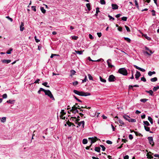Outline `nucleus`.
<instances>
[{
    "label": "nucleus",
    "mask_w": 159,
    "mask_h": 159,
    "mask_svg": "<svg viewBox=\"0 0 159 159\" xmlns=\"http://www.w3.org/2000/svg\"><path fill=\"white\" fill-rule=\"evenodd\" d=\"M87 80V76H86L85 77V78L83 80H82V82L83 83H84V82H86V80Z\"/></svg>",
    "instance_id": "338daca9"
},
{
    "label": "nucleus",
    "mask_w": 159,
    "mask_h": 159,
    "mask_svg": "<svg viewBox=\"0 0 159 159\" xmlns=\"http://www.w3.org/2000/svg\"><path fill=\"white\" fill-rule=\"evenodd\" d=\"M148 100V99L146 98L141 99H140V101L143 102L145 103Z\"/></svg>",
    "instance_id": "e433bc0d"
},
{
    "label": "nucleus",
    "mask_w": 159,
    "mask_h": 159,
    "mask_svg": "<svg viewBox=\"0 0 159 159\" xmlns=\"http://www.w3.org/2000/svg\"><path fill=\"white\" fill-rule=\"evenodd\" d=\"M73 92L76 94H77V95H79V92L80 91H78L77 90H73Z\"/></svg>",
    "instance_id": "603ef678"
},
{
    "label": "nucleus",
    "mask_w": 159,
    "mask_h": 159,
    "mask_svg": "<svg viewBox=\"0 0 159 159\" xmlns=\"http://www.w3.org/2000/svg\"><path fill=\"white\" fill-rule=\"evenodd\" d=\"M159 89V85L157 86H155L153 89V91L154 92L156 91L157 89Z\"/></svg>",
    "instance_id": "bb28decb"
},
{
    "label": "nucleus",
    "mask_w": 159,
    "mask_h": 159,
    "mask_svg": "<svg viewBox=\"0 0 159 159\" xmlns=\"http://www.w3.org/2000/svg\"><path fill=\"white\" fill-rule=\"evenodd\" d=\"M39 89H40V91H43L44 93H45V92H46V90L44 89H43L42 88H40Z\"/></svg>",
    "instance_id": "0e129e2a"
},
{
    "label": "nucleus",
    "mask_w": 159,
    "mask_h": 159,
    "mask_svg": "<svg viewBox=\"0 0 159 159\" xmlns=\"http://www.w3.org/2000/svg\"><path fill=\"white\" fill-rule=\"evenodd\" d=\"M141 80L144 82H145L146 81V79L144 77H142Z\"/></svg>",
    "instance_id": "680f3d73"
},
{
    "label": "nucleus",
    "mask_w": 159,
    "mask_h": 159,
    "mask_svg": "<svg viewBox=\"0 0 159 159\" xmlns=\"http://www.w3.org/2000/svg\"><path fill=\"white\" fill-rule=\"evenodd\" d=\"M67 124L69 126H70L72 125H73V126H75V125L73 124V123L70 122L69 121L67 122Z\"/></svg>",
    "instance_id": "58836bf2"
},
{
    "label": "nucleus",
    "mask_w": 159,
    "mask_h": 159,
    "mask_svg": "<svg viewBox=\"0 0 159 159\" xmlns=\"http://www.w3.org/2000/svg\"><path fill=\"white\" fill-rule=\"evenodd\" d=\"M144 128L145 130L146 131L149 132L150 133H152L153 132L151 131H150V128L148 127H147L145 126H144Z\"/></svg>",
    "instance_id": "a211bd4d"
},
{
    "label": "nucleus",
    "mask_w": 159,
    "mask_h": 159,
    "mask_svg": "<svg viewBox=\"0 0 159 159\" xmlns=\"http://www.w3.org/2000/svg\"><path fill=\"white\" fill-rule=\"evenodd\" d=\"M100 148L99 147H96L95 148V149H94V150L95 151H96L98 152H100Z\"/></svg>",
    "instance_id": "a878e982"
},
{
    "label": "nucleus",
    "mask_w": 159,
    "mask_h": 159,
    "mask_svg": "<svg viewBox=\"0 0 159 159\" xmlns=\"http://www.w3.org/2000/svg\"><path fill=\"white\" fill-rule=\"evenodd\" d=\"M24 26V23L22 22H21V24L20 26V31H22L25 29Z\"/></svg>",
    "instance_id": "dca6fc26"
},
{
    "label": "nucleus",
    "mask_w": 159,
    "mask_h": 159,
    "mask_svg": "<svg viewBox=\"0 0 159 159\" xmlns=\"http://www.w3.org/2000/svg\"><path fill=\"white\" fill-rule=\"evenodd\" d=\"M40 10L43 13H45L46 12V10L43 7H40Z\"/></svg>",
    "instance_id": "2f4dec72"
},
{
    "label": "nucleus",
    "mask_w": 159,
    "mask_h": 159,
    "mask_svg": "<svg viewBox=\"0 0 159 159\" xmlns=\"http://www.w3.org/2000/svg\"><path fill=\"white\" fill-rule=\"evenodd\" d=\"M75 52L77 53L78 54L80 55L82 54L83 53V51H75Z\"/></svg>",
    "instance_id": "7c9ffc66"
},
{
    "label": "nucleus",
    "mask_w": 159,
    "mask_h": 159,
    "mask_svg": "<svg viewBox=\"0 0 159 159\" xmlns=\"http://www.w3.org/2000/svg\"><path fill=\"white\" fill-rule=\"evenodd\" d=\"M99 78L101 82H103V83H105L106 82V80L103 79L102 77H101V76H100Z\"/></svg>",
    "instance_id": "4c0bfd02"
},
{
    "label": "nucleus",
    "mask_w": 159,
    "mask_h": 159,
    "mask_svg": "<svg viewBox=\"0 0 159 159\" xmlns=\"http://www.w3.org/2000/svg\"><path fill=\"white\" fill-rule=\"evenodd\" d=\"M134 66L135 67L136 69L142 71V72H144L145 71V70L144 69L136 65H134Z\"/></svg>",
    "instance_id": "9b49d317"
},
{
    "label": "nucleus",
    "mask_w": 159,
    "mask_h": 159,
    "mask_svg": "<svg viewBox=\"0 0 159 159\" xmlns=\"http://www.w3.org/2000/svg\"><path fill=\"white\" fill-rule=\"evenodd\" d=\"M123 118L126 120L127 121H129V118H130V117L126 115H125L123 116Z\"/></svg>",
    "instance_id": "aec40b11"
},
{
    "label": "nucleus",
    "mask_w": 159,
    "mask_h": 159,
    "mask_svg": "<svg viewBox=\"0 0 159 159\" xmlns=\"http://www.w3.org/2000/svg\"><path fill=\"white\" fill-rule=\"evenodd\" d=\"M142 36H144L146 39L149 41L151 40V38L148 37L147 34H142Z\"/></svg>",
    "instance_id": "6ab92c4d"
},
{
    "label": "nucleus",
    "mask_w": 159,
    "mask_h": 159,
    "mask_svg": "<svg viewBox=\"0 0 159 159\" xmlns=\"http://www.w3.org/2000/svg\"><path fill=\"white\" fill-rule=\"evenodd\" d=\"M75 73H76V71L75 70H70L71 74L70 75V76L72 77L73 75H75Z\"/></svg>",
    "instance_id": "b1692460"
},
{
    "label": "nucleus",
    "mask_w": 159,
    "mask_h": 159,
    "mask_svg": "<svg viewBox=\"0 0 159 159\" xmlns=\"http://www.w3.org/2000/svg\"><path fill=\"white\" fill-rule=\"evenodd\" d=\"M6 121V117H3L2 118V119L1 120V121L3 123L5 122Z\"/></svg>",
    "instance_id": "79ce46f5"
},
{
    "label": "nucleus",
    "mask_w": 159,
    "mask_h": 159,
    "mask_svg": "<svg viewBox=\"0 0 159 159\" xmlns=\"http://www.w3.org/2000/svg\"><path fill=\"white\" fill-rule=\"evenodd\" d=\"M127 17L125 16H123L121 18V20H122L124 21H126L127 19Z\"/></svg>",
    "instance_id": "37998d69"
},
{
    "label": "nucleus",
    "mask_w": 159,
    "mask_h": 159,
    "mask_svg": "<svg viewBox=\"0 0 159 159\" xmlns=\"http://www.w3.org/2000/svg\"><path fill=\"white\" fill-rule=\"evenodd\" d=\"M86 6L89 11L91 10L90 5L89 3H87L86 4Z\"/></svg>",
    "instance_id": "72a5a7b5"
},
{
    "label": "nucleus",
    "mask_w": 159,
    "mask_h": 159,
    "mask_svg": "<svg viewBox=\"0 0 159 159\" xmlns=\"http://www.w3.org/2000/svg\"><path fill=\"white\" fill-rule=\"evenodd\" d=\"M88 77H89V80H93V77H92V76L90 74H88Z\"/></svg>",
    "instance_id": "49530a36"
},
{
    "label": "nucleus",
    "mask_w": 159,
    "mask_h": 159,
    "mask_svg": "<svg viewBox=\"0 0 159 159\" xmlns=\"http://www.w3.org/2000/svg\"><path fill=\"white\" fill-rule=\"evenodd\" d=\"M78 84V82L77 81H75L74 82H73L72 83V84L73 85L75 86L77 85Z\"/></svg>",
    "instance_id": "3c124183"
},
{
    "label": "nucleus",
    "mask_w": 159,
    "mask_h": 159,
    "mask_svg": "<svg viewBox=\"0 0 159 159\" xmlns=\"http://www.w3.org/2000/svg\"><path fill=\"white\" fill-rule=\"evenodd\" d=\"M45 93L46 95H48L50 98L52 99V100H54V98L52 94L49 90H46V91L45 92Z\"/></svg>",
    "instance_id": "f03ea898"
},
{
    "label": "nucleus",
    "mask_w": 159,
    "mask_h": 159,
    "mask_svg": "<svg viewBox=\"0 0 159 159\" xmlns=\"http://www.w3.org/2000/svg\"><path fill=\"white\" fill-rule=\"evenodd\" d=\"M129 156L128 155H126L124 157V159H129Z\"/></svg>",
    "instance_id": "774afa93"
},
{
    "label": "nucleus",
    "mask_w": 159,
    "mask_h": 159,
    "mask_svg": "<svg viewBox=\"0 0 159 159\" xmlns=\"http://www.w3.org/2000/svg\"><path fill=\"white\" fill-rule=\"evenodd\" d=\"M148 120L152 124L153 123V120L152 118L150 116H148Z\"/></svg>",
    "instance_id": "c756f323"
},
{
    "label": "nucleus",
    "mask_w": 159,
    "mask_h": 159,
    "mask_svg": "<svg viewBox=\"0 0 159 159\" xmlns=\"http://www.w3.org/2000/svg\"><path fill=\"white\" fill-rule=\"evenodd\" d=\"M74 98L77 101H78V102H82V101L80 100V99H79L78 98H77L75 96H74Z\"/></svg>",
    "instance_id": "bf43d9fd"
},
{
    "label": "nucleus",
    "mask_w": 159,
    "mask_h": 159,
    "mask_svg": "<svg viewBox=\"0 0 159 159\" xmlns=\"http://www.w3.org/2000/svg\"><path fill=\"white\" fill-rule=\"evenodd\" d=\"M125 29H126V30L128 32H129L130 31V29L128 26H127L126 25H125Z\"/></svg>",
    "instance_id": "a18cd8bd"
},
{
    "label": "nucleus",
    "mask_w": 159,
    "mask_h": 159,
    "mask_svg": "<svg viewBox=\"0 0 159 159\" xmlns=\"http://www.w3.org/2000/svg\"><path fill=\"white\" fill-rule=\"evenodd\" d=\"M157 80V77H155L153 78H151L150 80L152 82H155Z\"/></svg>",
    "instance_id": "c85d7f7f"
},
{
    "label": "nucleus",
    "mask_w": 159,
    "mask_h": 159,
    "mask_svg": "<svg viewBox=\"0 0 159 159\" xmlns=\"http://www.w3.org/2000/svg\"><path fill=\"white\" fill-rule=\"evenodd\" d=\"M124 38L125 40H126V41H127V42H128L129 43L130 42L131 40L129 38H127V37H124Z\"/></svg>",
    "instance_id": "a19ab883"
},
{
    "label": "nucleus",
    "mask_w": 159,
    "mask_h": 159,
    "mask_svg": "<svg viewBox=\"0 0 159 159\" xmlns=\"http://www.w3.org/2000/svg\"><path fill=\"white\" fill-rule=\"evenodd\" d=\"M156 72L155 71H149L148 72V74L149 76H151L152 75L155 74Z\"/></svg>",
    "instance_id": "5701e85b"
},
{
    "label": "nucleus",
    "mask_w": 159,
    "mask_h": 159,
    "mask_svg": "<svg viewBox=\"0 0 159 159\" xmlns=\"http://www.w3.org/2000/svg\"><path fill=\"white\" fill-rule=\"evenodd\" d=\"M143 123L144 125H146L147 126H149L150 125V124L147 121H143Z\"/></svg>",
    "instance_id": "cd10ccee"
},
{
    "label": "nucleus",
    "mask_w": 159,
    "mask_h": 159,
    "mask_svg": "<svg viewBox=\"0 0 159 159\" xmlns=\"http://www.w3.org/2000/svg\"><path fill=\"white\" fill-rule=\"evenodd\" d=\"M108 17L109 18V20H114V18L112 17L110 15H108Z\"/></svg>",
    "instance_id": "5fc2aeb1"
},
{
    "label": "nucleus",
    "mask_w": 159,
    "mask_h": 159,
    "mask_svg": "<svg viewBox=\"0 0 159 159\" xmlns=\"http://www.w3.org/2000/svg\"><path fill=\"white\" fill-rule=\"evenodd\" d=\"M151 11L152 12V15L153 16H156V14H155V11L154 10H152Z\"/></svg>",
    "instance_id": "8fccbe9b"
},
{
    "label": "nucleus",
    "mask_w": 159,
    "mask_h": 159,
    "mask_svg": "<svg viewBox=\"0 0 159 159\" xmlns=\"http://www.w3.org/2000/svg\"><path fill=\"white\" fill-rule=\"evenodd\" d=\"M141 75L140 72L138 71H136V74L135 75V77L137 80H138Z\"/></svg>",
    "instance_id": "f8f14e48"
},
{
    "label": "nucleus",
    "mask_w": 159,
    "mask_h": 159,
    "mask_svg": "<svg viewBox=\"0 0 159 159\" xmlns=\"http://www.w3.org/2000/svg\"><path fill=\"white\" fill-rule=\"evenodd\" d=\"M11 60H2V61L3 63L7 64H8L11 62Z\"/></svg>",
    "instance_id": "ddd939ff"
},
{
    "label": "nucleus",
    "mask_w": 159,
    "mask_h": 159,
    "mask_svg": "<svg viewBox=\"0 0 159 159\" xmlns=\"http://www.w3.org/2000/svg\"><path fill=\"white\" fill-rule=\"evenodd\" d=\"M84 123L85 122L84 121H82L78 123L75 122V124H77L78 125V126L77 127H78L80 126L81 125H82V127L83 128L84 127Z\"/></svg>",
    "instance_id": "1a4fd4ad"
},
{
    "label": "nucleus",
    "mask_w": 159,
    "mask_h": 159,
    "mask_svg": "<svg viewBox=\"0 0 159 159\" xmlns=\"http://www.w3.org/2000/svg\"><path fill=\"white\" fill-rule=\"evenodd\" d=\"M40 80V79H37V80L33 83V84L39 83V82Z\"/></svg>",
    "instance_id": "e2e57ef3"
},
{
    "label": "nucleus",
    "mask_w": 159,
    "mask_h": 159,
    "mask_svg": "<svg viewBox=\"0 0 159 159\" xmlns=\"http://www.w3.org/2000/svg\"><path fill=\"white\" fill-rule=\"evenodd\" d=\"M145 92L147 93H149L150 94V95L151 96L153 95V92L152 90H150L149 91L146 90Z\"/></svg>",
    "instance_id": "4be33fe9"
},
{
    "label": "nucleus",
    "mask_w": 159,
    "mask_h": 159,
    "mask_svg": "<svg viewBox=\"0 0 159 159\" xmlns=\"http://www.w3.org/2000/svg\"><path fill=\"white\" fill-rule=\"evenodd\" d=\"M89 139L91 141V143L92 144L96 141L97 140V138L96 137L92 138H89Z\"/></svg>",
    "instance_id": "6e6552de"
},
{
    "label": "nucleus",
    "mask_w": 159,
    "mask_h": 159,
    "mask_svg": "<svg viewBox=\"0 0 159 159\" xmlns=\"http://www.w3.org/2000/svg\"><path fill=\"white\" fill-rule=\"evenodd\" d=\"M130 132H134L135 134V135L136 136H139H139H143L140 133H139V132H136V131H135L134 130H130Z\"/></svg>",
    "instance_id": "2eb2a0df"
},
{
    "label": "nucleus",
    "mask_w": 159,
    "mask_h": 159,
    "mask_svg": "<svg viewBox=\"0 0 159 159\" xmlns=\"http://www.w3.org/2000/svg\"><path fill=\"white\" fill-rule=\"evenodd\" d=\"M152 154V152H148L147 154V158L148 159H152L153 158V157L150 154Z\"/></svg>",
    "instance_id": "f3484780"
},
{
    "label": "nucleus",
    "mask_w": 159,
    "mask_h": 159,
    "mask_svg": "<svg viewBox=\"0 0 159 159\" xmlns=\"http://www.w3.org/2000/svg\"><path fill=\"white\" fill-rule=\"evenodd\" d=\"M82 143L84 144H86L88 143V140L87 139H83Z\"/></svg>",
    "instance_id": "473e14b6"
},
{
    "label": "nucleus",
    "mask_w": 159,
    "mask_h": 159,
    "mask_svg": "<svg viewBox=\"0 0 159 159\" xmlns=\"http://www.w3.org/2000/svg\"><path fill=\"white\" fill-rule=\"evenodd\" d=\"M12 50L13 49L12 48H11L9 50L7 51V52H6V53L7 54H11V52L12 51Z\"/></svg>",
    "instance_id": "c9c22d12"
},
{
    "label": "nucleus",
    "mask_w": 159,
    "mask_h": 159,
    "mask_svg": "<svg viewBox=\"0 0 159 159\" xmlns=\"http://www.w3.org/2000/svg\"><path fill=\"white\" fill-rule=\"evenodd\" d=\"M100 147L102 148V150L103 151H105L106 148L103 145H100Z\"/></svg>",
    "instance_id": "4d7b16f0"
},
{
    "label": "nucleus",
    "mask_w": 159,
    "mask_h": 159,
    "mask_svg": "<svg viewBox=\"0 0 159 159\" xmlns=\"http://www.w3.org/2000/svg\"><path fill=\"white\" fill-rule=\"evenodd\" d=\"M91 95L90 93L88 92H84L83 91H80L79 95L80 96H86Z\"/></svg>",
    "instance_id": "7ed1b4c3"
},
{
    "label": "nucleus",
    "mask_w": 159,
    "mask_h": 159,
    "mask_svg": "<svg viewBox=\"0 0 159 159\" xmlns=\"http://www.w3.org/2000/svg\"><path fill=\"white\" fill-rule=\"evenodd\" d=\"M100 3L102 5L105 4L106 3L105 2L104 0H101L100 1Z\"/></svg>",
    "instance_id": "09e8293b"
},
{
    "label": "nucleus",
    "mask_w": 159,
    "mask_h": 159,
    "mask_svg": "<svg viewBox=\"0 0 159 159\" xmlns=\"http://www.w3.org/2000/svg\"><path fill=\"white\" fill-rule=\"evenodd\" d=\"M128 121L129 122H135L136 121V120L134 119L129 118Z\"/></svg>",
    "instance_id": "f704fd0d"
},
{
    "label": "nucleus",
    "mask_w": 159,
    "mask_h": 159,
    "mask_svg": "<svg viewBox=\"0 0 159 159\" xmlns=\"http://www.w3.org/2000/svg\"><path fill=\"white\" fill-rule=\"evenodd\" d=\"M15 100H8L7 101V102L8 103L10 104H13L14 103V102H15Z\"/></svg>",
    "instance_id": "393cba45"
},
{
    "label": "nucleus",
    "mask_w": 159,
    "mask_h": 159,
    "mask_svg": "<svg viewBox=\"0 0 159 159\" xmlns=\"http://www.w3.org/2000/svg\"><path fill=\"white\" fill-rule=\"evenodd\" d=\"M48 84V83L47 82H44V83H42V84L44 86H45L47 87H49V86L47 85Z\"/></svg>",
    "instance_id": "de8ad7c7"
},
{
    "label": "nucleus",
    "mask_w": 159,
    "mask_h": 159,
    "mask_svg": "<svg viewBox=\"0 0 159 159\" xmlns=\"http://www.w3.org/2000/svg\"><path fill=\"white\" fill-rule=\"evenodd\" d=\"M100 12L99 11V7H97L96 8V12L94 16H98V13Z\"/></svg>",
    "instance_id": "412c9836"
},
{
    "label": "nucleus",
    "mask_w": 159,
    "mask_h": 159,
    "mask_svg": "<svg viewBox=\"0 0 159 159\" xmlns=\"http://www.w3.org/2000/svg\"><path fill=\"white\" fill-rule=\"evenodd\" d=\"M107 62L109 67L112 68L114 66L113 65L111 64V59H108Z\"/></svg>",
    "instance_id": "9d476101"
},
{
    "label": "nucleus",
    "mask_w": 159,
    "mask_h": 159,
    "mask_svg": "<svg viewBox=\"0 0 159 159\" xmlns=\"http://www.w3.org/2000/svg\"><path fill=\"white\" fill-rule=\"evenodd\" d=\"M78 37L76 36H71V38L73 39H75V40H77L78 38Z\"/></svg>",
    "instance_id": "864d4df0"
},
{
    "label": "nucleus",
    "mask_w": 159,
    "mask_h": 159,
    "mask_svg": "<svg viewBox=\"0 0 159 159\" xmlns=\"http://www.w3.org/2000/svg\"><path fill=\"white\" fill-rule=\"evenodd\" d=\"M106 143L108 144H111L112 143L111 141L109 140H107L106 141Z\"/></svg>",
    "instance_id": "69168bd1"
},
{
    "label": "nucleus",
    "mask_w": 159,
    "mask_h": 159,
    "mask_svg": "<svg viewBox=\"0 0 159 159\" xmlns=\"http://www.w3.org/2000/svg\"><path fill=\"white\" fill-rule=\"evenodd\" d=\"M112 9L114 10H116L118 9V6L116 4H111Z\"/></svg>",
    "instance_id": "4468645a"
},
{
    "label": "nucleus",
    "mask_w": 159,
    "mask_h": 159,
    "mask_svg": "<svg viewBox=\"0 0 159 159\" xmlns=\"http://www.w3.org/2000/svg\"><path fill=\"white\" fill-rule=\"evenodd\" d=\"M149 143L151 144L152 146H153L154 145V143L153 141V139L152 137H148V138Z\"/></svg>",
    "instance_id": "39448f33"
},
{
    "label": "nucleus",
    "mask_w": 159,
    "mask_h": 159,
    "mask_svg": "<svg viewBox=\"0 0 159 159\" xmlns=\"http://www.w3.org/2000/svg\"><path fill=\"white\" fill-rule=\"evenodd\" d=\"M78 108L77 107H76L75 106L73 107L70 110V111H72V112L75 114L76 113H78V111L77 110Z\"/></svg>",
    "instance_id": "0eeeda50"
},
{
    "label": "nucleus",
    "mask_w": 159,
    "mask_h": 159,
    "mask_svg": "<svg viewBox=\"0 0 159 159\" xmlns=\"http://www.w3.org/2000/svg\"><path fill=\"white\" fill-rule=\"evenodd\" d=\"M119 73L125 76L127 75L128 72L127 70L125 68H120L118 70Z\"/></svg>",
    "instance_id": "f257e3e1"
},
{
    "label": "nucleus",
    "mask_w": 159,
    "mask_h": 159,
    "mask_svg": "<svg viewBox=\"0 0 159 159\" xmlns=\"http://www.w3.org/2000/svg\"><path fill=\"white\" fill-rule=\"evenodd\" d=\"M6 17L11 22H12L13 21V19L11 18H10L9 16H6Z\"/></svg>",
    "instance_id": "6e6d98bb"
},
{
    "label": "nucleus",
    "mask_w": 159,
    "mask_h": 159,
    "mask_svg": "<svg viewBox=\"0 0 159 159\" xmlns=\"http://www.w3.org/2000/svg\"><path fill=\"white\" fill-rule=\"evenodd\" d=\"M129 139L130 140L132 139L133 138V137L132 135L131 134H129Z\"/></svg>",
    "instance_id": "052dcab7"
},
{
    "label": "nucleus",
    "mask_w": 159,
    "mask_h": 159,
    "mask_svg": "<svg viewBox=\"0 0 159 159\" xmlns=\"http://www.w3.org/2000/svg\"><path fill=\"white\" fill-rule=\"evenodd\" d=\"M31 9L32 10L34 11H36V7L35 6H32L31 7Z\"/></svg>",
    "instance_id": "c03bdc74"
},
{
    "label": "nucleus",
    "mask_w": 159,
    "mask_h": 159,
    "mask_svg": "<svg viewBox=\"0 0 159 159\" xmlns=\"http://www.w3.org/2000/svg\"><path fill=\"white\" fill-rule=\"evenodd\" d=\"M2 97L3 98H6L7 97V95L6 93L3 94L2 96Z\"/></svg>",
    "instance_id": "13d9d810"
},
{
    "label": "nucleus",
    "mask_w": 159,
    "mask_h": 159,
    "mask_svg": "<svg viewBox=\"0 0 159 159\" xmlns=\"http://www.w3.org/2000/svg\"><path fill=\"white\" fill-rule=\"evenodd\" d=\"M116 118V120H115L116 121H116H118L119 122V123L121 124L124 125V126H125V123L123 122V121L121 120L118 117H117V116H116L115 117V119Z\"/></svg>",
    "instance_id": "423d86ee"
},
{
    "label": "nucleus",
    "mask_w": 159,
    "mask_h": 159,
    "mask_svg": "<svg viewBox=\"0 0 159 159\" xmlns=\"http://www.w3.org/2000/svg\"><path fill=\"white\" fill-rule=\"evenodd\" d=\"M134 1L136 7H137V8L139 9V6L137 0H134Z\"/></svg>",
    "instance_id": "ea45409f"
},
{
    "label": "nucleus",
    "mask_w": 159,
    "mask_h": 159,
    "mask_svg": "<svg viewBox=\"0 0 159 159\" xmlns=\"http://www.w3.org/2000/svg\"><path fill=\"white\" fill-rule=\"evenodd\" d=\"M116 80V79L115 77L112 75H110L108 79L109 82H113Z\"/></svg>",
    "instance_id": "20e7f679"
}]
</instances>
